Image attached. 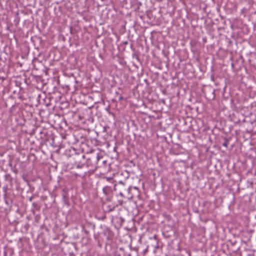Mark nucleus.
<instances>
[{"label": "nucleus", "mask_w": 256, "mask_h": 256, "mask_svg": "<svg viewBox=\"0 0 256 256\" xmlns=\"http://www.w3.org/2000/svg\"><path fill=\"white\" fill-rule=\"evenodd\" d=\"M103 180L106 182H108L102 189L103 192L106 194H108L112 192V190H114V180L111 177H104Z\"/></svg>", "instance_id": "1"}, {"label": "nucleus", "mask_w": 256, "mask_h": 256, "mask_svg": "<svg viewBox=\"0 0 256 256\" xmlns=\"http://www.w3.org/2000/svg\"><path fill=\"white\" fill-rule=\"evenodd\" d=\"M128 187L130 186L126 184V183L122 181H119L114 185V191L117 192L122 197L125 198L126 196V192H128Z\"/></svg>", "instance_id": "2"}, {"label": "nucleus", "mask_w": 256, "mask_h": 256, "mask_svg": "<svg viewBox=\"0 0 256 256\" xmlns=\"http://www.w3.org/2000/svg\"><path fill=\"white\" fill-rule=\"evenodd\" d=\"M140 192L138 188L136 186L128 187L127 192H126V196L125 198L128 199H132L134 197L139 196Z\"/></svg>", "instance_id": "3"}, {"label": "nucleus", "mask_w": 256, "mask_h": 256, "mask_svg": "<svg viewBox=\"0 0 256 256\" xmlns=\"http://www.w3.org/2000/svg\"><path fill=\"white\" fill-rule=\"evenodd\" d=\"M86 165L92 170L97 168L96 155L93 154L90 158H87Z\"/></svg>", "instance_id": "4"}, {"label": "nucleus", "mask_w": 256, "mask_h": 256, "mask_svg": "<svg viewBox=\"0 0 256 256\" xmlns=\"http://www.w3.org/2000/svg\"><path fill=\"white\" fill-rule=\"evenodd\" d=\"M97 168L104 166L106 163L107 161L102 156H100L98 154H96Z\"/></svg>", "instance_id": "5"}, {"label": "nucleus", "mask_w": 256, "mask_h": 256, "mask_svg": "<svg viewBox=\"0 0 256 256\" xmlns=\"http://www.w3.org/2000/svg\"><path fill=\"white\" fill-rule=\"evenodd\" d=\"M84 155L82 154V155H76L74 159L76 160L75 164H77V168H82V162L81 161V160L82 159L83 160L84 158Z\"/></svg>", "instance_id": "6"}, {"label": "nucleus", "mask_w": 256, "mask_h": 256, "mask_svg": "<svg viewBox=\"0 0 256 256\" xmlns=\"http://www.w3.org/2000/svg\"><path fill=\"white\" fill-rule=\"evenodd\" d=\"M228 144V141L227 140H226L223 143L222 145L226 147L227 148Z\"/></svg>", "instance_id": "7"}, {"label": "nucleus", "mask_w": 256, "mask_h": 256, "mask_svg": "<svg viewBox=\"0 0 256 256\" xmlns=\"http://www.w3.org/2000/svg\"><path fill=\"white\" fill-rule=\"evenodd\" d=\"M123 203L122 200H118V203L116 204V206L122 205Z\"/></svg>", "instance_id": "8"}, {"label": "nucleus", "mask_w": 256, "mask_h": 256, "mask_svg": "<svg viewBox=\"0 0 256 256\" xmlns=\"http://www.w3.org/2000/svg\"><path fill=\"white\" fill-rule=\"evenodd\" d=\"M122 99H123V97H122V96H120V98H119L118 100H119L120 101V100H122Z\"/></svg>", "instance_id": "9"}, {"label": "nucleus", "mask_w": 256, "mask_h": 256, "mask_svg": "<svg viewBox=\"0 0 256 256\" xmlns=\"http://www.w3.org/2000/svg\"><path fill=\"white\" fill-rule=\"evenodd\" d=\"M32 197L31 196V197L30 198V201L31 202V201H32Z\"/></svg>", "instance_id": "10"}, {"label": "nucleus", "mask_w": 256, "mask_h": 256, "mask_svg": "<svg viewBox=\"0 0 256 256\" xmlns=\"http://www.w3.org/2000/svg\"><path fill=\"white\" fill-rule=\"evenodd\" d=\"M6 202L8 204V202L7 200H6Z\"/></svg>", "instance_id": "11"}, {"label": "nucleus", "mask_w": 256, "mask_h": 256, "mask_svg": "<svg viewBox=\"0 0 256 256\" xmlns=\"http://www.w3.org/2000/svg\"><path fill=\"white\" fill-rule=\"evenodd\" d=\"M35 204H36L35 203H33V206H35Z\"/></svg>", "instance_id": "12"}]
</instances>
